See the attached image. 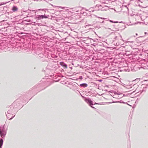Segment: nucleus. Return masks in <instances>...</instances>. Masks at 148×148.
<instances>
[{
	"instance_id": "1",
	"label": "nucleus",
	"mask_w": 148,
	"mask_h": 148,
	"mask_svg": "<svg viewBox=\"0 0 148 148\" xmlns=\"http://www.w3.org/2000/svg\"><path fill=\"white\" fill-rule=\"evenodd\" d=\"M111 1L114 4V3H118L119 1L118 0H96L95 3L97 4L94 8V10L106 11L109 9L108 5Z\"/></svg>"
},
{
	"instance_id": "2",
	"label": "nucleus",
	"mask_w": 148,
	"mask_h": 148,
	"mask_svg": "<svg viewBox=\"0 0 148 148\" xmlns=\"http://www.w3.org/2000/svg\"><path fill=\"white\" fill-rule=\"evenodd\" d=\"M32 53L34 55H38L39 57L43 58L44 56L43 55V53H42V49L40 47H32Z\"/></svg>"
},
{
	"instance_id": "3",
	"label": "nucleus",
	"mask_w": 148,
	"mask_h": 148,
	"mask_svg": "<svg viewBox=\"0 0 148 148\" xmlns=\"http://www.w3.org/2000/svg\"><path fill=\"white\" fill-rule=\"evenodd\" d=\"M58 61H52L51 62H50L48 64L46 68L48 69L51 70L57 69L59 67L58 64Z\"/></svg>"
},
{
	"instance_id": "4",
	"label": "nucleus",
	"mask_w": 148,
	"mask_h": 148,
	"mask_svg": "<svg viewBox=\"0 0 148 148\" xmlns=\"http://www.w3.org/2000/svg\"><path fill=\"white\" fill-rule=\"evenodd\" d=\"M5 125L0 127V134L1 138H3L6 134L7 128L5 127Z\"/></svg>"
},
{
	"instance_id": "5",
	"label": "nucleus",
	"mask_w": 148,
	"mask_h": 148,
	"mask_svg": "<svg viewBox=\"0 0 148 148\" xmlns=\"http://www.w3.org/2000/svg\"><path fill=\"white\" fill-rule=\"evenodd\" d=\"M22 52H32V47H22Z\"/></svg>"
},
{
	"instance_id": "6",
	"label": "nucleus",
	"mask_w": 148,
	"mask_h": 148,
	"mask_svg": "<svg viewBox=\"0 0 148 148\" xmlns=\"http://www.w3.org/2000/svg\"><path fill=\"white\" fill-rule=\"evenodd\" d=\"M7 113L9 114H13L15 113V110L12 105L10 106V109L8 110Z\"/></svg>"
},
{
	"instance_id": "7",
	"label": "nucleus",
	"mask_w": 148,
	"mask_h": 148,
	"mask_svg": "<svg viewBox=\"0 0 148 148\" xmlns=\"http://www.w3.org/2000/svg\"><path fill=\"white\" fill-rule=\"evenodd\" d=\"M50 48H45L44 49V51H45V53L46 54H47L48 55L49 54H51L50 53L51 51V47H49Z\"/></svg>"
},
{
	"instance_id": "8",
	"label": "nucleus",
	"mask_w": 148,
	"mask_h": 148,
	"mask_svg": "<svg viewBox=\"0 0 148 148\" xmlns=\"http://www.w3.org/2000/svg\"><path fill=\"white\" fill-rule=\"evenodd\" d=\"M85 101L89 104L90 106H91V105H94L92 101L90 99L88 98H86L85 99Z\"/></svg>"
},
{
	"instance_id": "9",
	"label": "nucleus",
	"mask_w": 148,
	"mask_h": 148,
	"mask_svg": "<svg viewBox=\"0 0 148 148\" xmlns=\"http://www.w3.org/2000/svg\"><path fill=\"white\" fill-rule=\"evenodd\" d=\"M82 47L84 50H86L85 52H86L87 53H89L90 54H91L92 53V52H93V51L92 50V47H90L91 48L90 49H86V48L85 47Z\"/></svg>"
},
{
	"instance_id": "10",
	"label": "nucleus",
	"mask_w": 148,
	"mask_h": 148,
	"mask_svg": "<svg viewBox=\"0 0 148 148\" xmlns=\"http://www.w3.org/2000/svg\"><path fill=\"white\" fill-rule=\"evenodd\" d=\"M13 47V51L16 52H22V47Z\"/></svg>"
},
{
	"instance_id": "11",
	"label": "nucleus",
	"mask_w": 148,
	"mask_h": 148,
	"mask_svg": "<svg viewBox=\"0 0 148 148\" xmlns=\"http://www.w3.org/2000/svg\"><path fill=\"white\" fill-rule=\"evenodd\" d=\"M60 64L62 67L63 69H66L67 67V65L63 62H60Z\"/></svg>"
},
{
	"instance_id": "12",
	"label": "nucleus",
	"mask_w": 148,
	"mask_h": 148,
	"mask_svg": "<svg viewBox=\"0 0 148 148\" xmlns=\"http://www.w3.org/2000/svg\"><path fill=\"white\" fill-rule=\"evenodd\" d=\"M126 66H124V67H122V69L121 70V71H129V69H128V67L127 66V64H126Z\"/></svg>"
},
{
	"instance_id": "13",
	"label": "nucleus",
	"mask_w": 148,
	"mask_h": 148,
	"mask_svg": "<svg viewBox=\"0 0 148 148\" xmlns=\"http://www.w3.org/2000/svg\"><path fill=\"white\" fill-rule=\"evenodd\" d=\"M96 52H98V53H100L102 54L104 53V50L103 49H97L95 51Z\"/></svg>"
},
{
	"instance_id": "14",
	"label": "nucleus",
	"mask_w": 148,
	"mask_h": 148,
	"mask_svg": "<svg viewBox=\"0 0 148 148\" xmlns=\"http://www.w3.org/2000/svg\"><path fill=\"white\" fill-rule=\"evenodd\" d=\"M79 86L82 88H85L88 86V84L86 83H83L80 84Z\"/></svg>"
},
{
	"instance_id": "15",
	"label": "nucleus",
	"mask_w": 148,
	"mask_h": 148,
	"mask_svg": "<svg viewBox=\"0 0 148 148\" xmlns=\"http://www.w3.org/2000/svg\"><path fill=\"white\" fill-rule=\"evenodd\" d=\"M138 49L137 48H133L132 50H130V51L131 53L134 52L135 53L136 52H138Z\"/></svg>"
},
{
	"instance_id": "16",
	"label": "nucleus",
	"mask_w": 148,
	"mask_h": 148,
	"mask_svg": "<svg viewBox=\"0 0 148 148\" xmlns=\"http://www.w3.org/2000/svg\"><path fill=\"white\" fill-rule=\"evenodd\" d=\"M10 114H6V115L7 119H9V120H11L15 116V115H14L12 116L11 117V118H10Z\"/></svg>"
},
{
	"instance_id": "17",
	"label": "nucleus",
	"mask_w": 148,
	"mask_h": 148,
	"mask_svg": "<svg viewBox=\"0 0 148 148\" xmlns=\"http://www.w3.org/2000/svg\"><path fill=\"white\" fill-rule=\"evenodd\" d=\"M3 143V140L1 138L0 139V148L2 147Z\"/></svg>"
},
{
	"instance_id": "18",
	"label": "nucleus",
	"mask_w": 148,
	"mask_h": 148,
	"mask_svg": "<svg viewBox=\"0 0 148 148\" xmlns=\"http://www.w3.org/2000/svg\"><path fill=\"white\" fill-rule=\"evenodd\" d=\"M7 48L8 49V51L12 52L13 51V47H8Z\"/></svg>"
},
{
	"instance_id": "19",
	"label": "nucleus",
	"mask_w": 148,
	"mask_h": 148,
	"mask_svg": "<svg viewBox=\"0 0 148 148\" xmlns=\"http://www.w3.org/2000/svg\"><path fill=\"white\" fill-rule=\"evenodd\" d=\"M41 15H38L37 16L35 17V18L36 19H37L38 20H39L41 19H42L41 17Z\"/></svg>"
},
{
	"instance_id": "20",
	"label": "nucleus",
	"mask_w": 148,
	"mask_h": 148,
	"mask_svg": "<svg viewBox=\"0 0 148 148\" xmlns=\"http://www.w3.org/2000/svg\"><path fill=\"white\" fill-rule=\"evenodd\" d=\"M18 8L15 6H14L12 8V10L14 12L17 11L18 10Z\"/></svg>"
},
{
	"instance_id": "21",
	"label": "nucleus",
	"mask_w": 148,
	"mask_h": 148,
	"mask_svg": "<svg viewBox=\"0 0 148 148\" xmlns=\"http://www.w3.org/2000/svg\"><path fill=\"white\" fill-rule=\"evenodd\" d=\"M51 6H53V7H58L59 8H61L62 9H64L65 8V7H62L60 6H56L53 5H52V4H51Z\"/></svg>"
},
{
	"instance_id": "22",
	"label": "nucleus",
	"mask_w": 148,
	"mask_h": 148,
	"mask_svg": "<svg viewBox=\"0 0 148 148\" xmlns=\"http://www.w3.org/2000/svg\"><path fill=\"white\" fill-rule=\"evenodd\" d=\"M8 47H1L3 48L2 49H3V51H8V49L7 48H8Z\"/></svg>"
},
{
	"instance_id": "23",
	"label": "nucleus",
	"mask_w": 148,
	"mask_h": 148,
	"mask_svg": "<svg viewBox=\"0 0 148 148\" xmlns=\"http://www.w3.org/2000/svg\"><path fill=\"white\" fill-rule=\"evenodd\" d=\"M72 64L75 67H77L79 66V65L78 64H76L75 62H73L72 63Z\"/></svg>"
},
{
	"instance_id": "24",
	"label": "nucleus",
	"mask_w": 148,
	"mask_h": 148,
	"mask_svg": "<svg viewBox=\"0 0 148 148\" xmlns=\"http://www.w3.org/2000/svg\"><path fill=\"white\" fill-rule=\"evenodd\" d=\"M41 16L42 19H43L44 18H48V16H47L45 15H42Z\"/></svg>"
},
{
	"instance_id": "25",
	"label": "nucleus",
	"mask_w": 148,
	"mask_h": 148,
	"mask_svg": "<svg viewBox=\"0 0 148 148\" xmlns=\"http://www.w3.org/2000/svg\"><path fill=\"white\" fill-rule=\"evenodd\" d=\"M147 86H146L145 87H144L143 88V89L142 91V92H143L144 91L145 92L146 91V89L147 88Z\"/></svg>"
},
{
	"instance_id": "26",
	"label": "nucleus",
	"mask_w": 148,
	"mask_h": 148,
	"mask_svg": "<svg viewBox=\"0 0 148 148\" xmlns=\"http://www.w3.org/2000/svg\"><path fill=\"white\" fill-rule=\"evenodd\" d=\"M107 47V48H111V49H112V48L113 49H117L116 48L117 47Z\"/></svg>"
},
{
	"instance_id": "27",
	"label": "nucleus",
	"mask_w": 148,
	"mask_h": 148,
	"mask_svg": "<svg viewBox=\"0 0 148 148\" xmlns=\"http://www.w3.org/2000/svg\"><path fill=\"white\" fill-rule=\"evenodd\" d=\"M75 47H70L69 49V51L70 50H71V49H72L73 48V49H75Z\"/></svg>"
},
{
	"instance_id": "28",
	"label": "nucleus",
	"mask_w": 148,
	"mask_h": 148,
	"mask_svg": "<svg viewBox=\"0 0 148 148\" xmlns=\"http://www.w3.org/2000/svg\"><path fill=\"white\" fill-rule=\"evenodd\" d=\"M122 101L121 100L119 101H113L112 103H122Z\"/></svg>"
},
{
	"instance_id": "29",
	"label": "nucleus",
	"mask_w": 148,
	"mask_h": 148,
	"mask_svg": "<svg viewBox=\"0 0 148 148\" xmlns=\"http://www.w3.org/2000/svg\"><path fill=\"white\" fill-rule=\"evenodd\" d=\"M110 22H112V23H118V22L117 21H116V22H114V21H111V20H110Z\"/></svg>"
},
{
	"instance_id": "30",
	"label": "nucleus",
	"mask_w": 148,
	"mask_h": 148,
	"mask_svg": "<svg viewBox=\"0 0 148 148\" xmlns=\"http://www.w3.org/2000/svg\"><path fill=\"white\" fill-rule=\"evenodd\" d=\"M2 48H3L1 47H0V52L3 51V49H2Z\"/></svg>"
},
{
	"instance_id": "31",
	"label": "nucleus",
	"mask_w": 148,
	"mask_h": 148,
	"mask_svg": "<svg viewBox=\"0 0 148 148\" xmlns=\"http://www.w3.org/2000/svg\"><path fill=\"white\" fill-rule=\"evenodd\" d=\"M44 10L43 9H38V10H36V11H37V10Z\"/></svg>"
},
{
	"instance_id": "32",
	"label": "nucleus",
	"mask_w": 148,
	"mask_h": 148,
	"mask_svg": "<svg viewBox=\"0 0 148 148\" xmlns=\"http://www.w3.org/2000/svg\"><path fill=\"white\" fill-rule=\"evenodd\" d=\"M98 81L99 82H101L102 81V79H99L98 80Z\"/></svg>"
},
{
	"instance_id": "33",
	"label": "nucleus",
	"mask_w": 148,
	"mask_h": 148,
	"mask_svg": "<svg viewBox=\"0 0 148 148\" xmlns=\"http://www.w3.org/2000/svg\"><path fill=\"white\" fill-rule=\"evenodd\" d=\"M92 108H95H95L94 107L92 106V105H91V106H90Z\"/></svg>"
},
{
	"instance_id": "34",
	"label": "nucleus",
	"mask_w": 148,
	"mask_h": 148,
	"mask_svg": "<svg viewBox=\"0 0 148 148\" xmlns=\"http://www.w3.org/2000/svg\"><path fill=\"white\" fill-rule=\"evenodd\" d=\"M94 104H94H99V103H95H95H94V104Z\"/></svg>"
},
{
	"instance_id": "35",
	"label": "nucleus",
	"mask_w": 148,
	"mask_h": 148,
	"mask_svg": "<svg viewBox=\"0 0 148 148\" xmlns=\"http://www.w3.org/2000/svg\"><path fill=\"white\" fill-rule=\"evenodd\" d=\"M73 90H74L75 91V90H76V88H73Z\"/></svg>"
},
{
	"instance_id": "36",
	"label": "nucleus",
	"mask_w": 148,
	"mask_h": 148,
	"mask_svg": "<svg viewBox=\"0 0 148 148\" xmlns=\"http://www.w3.org/2000/svg\"><path fill=\"white\" fill-rule=\"evenodd\" d=\"M122 103H124V104H125V103H125V102H124L123 101H122Z\"/></svg>"
},
{
	"instance_id": "37",
	"label": "nucleus",
	"mask_w": 148,
	"mask_h": 148,
	"mask_svg": "<svg viewBox=\"0 0 148 148\" xmlns=\"http://www.w3.org/2000/svg\"><path fill=\"white\" fill-rule=\"evenodd\" d=\"M121 61H125V60L124 59H123V60H121Z\"/></svg>"
},
{
	"instance_id": "38",
	"label": "nucleus",
	"mask_w": 148,
	"mask_h": 148,
	"mask_svg": "<svg viewBox=\"0 0 148 148\" xmlns=\"http://www.w3.org/2000/svg\"><path fill=\"white\" fill-rule=\"evenodd\" d=\"M146 51V53H148V49Z\"/></svg>"
},
{
	"instance_id": "39",
	"label": "nucleus",
	"mask_w": 148,
	"mask_h": 148,
	"mask_svg": "<svg viewBox=\"0 0 148 148\" xmlns=\"http://www.w3.org/2000/svg\"><path fill=\"white\" fill-rule=\"evenodd\" d=\"M101 18V19H104V18Z\"/></svg>"
},
{
	"instance_id": "40",
	"label": "nucleus",
	"mask_w": 148,
	"mask_h": 148,
	"mask_svg": "<svg viewBox=\"0 0 148 148\" xmlns=\"http://www.w3.org/2000/svg\"><path fill=\"white\" fill-rule=\"evenodd\" d=\"M32 23H34V24L35 23V22H32Z\"/></svg>"
},
{
	"instance_id": "41",
	"label": "nucleus",
	"mask_w": 148,
	"mask_h": 148,
	"mask_svg": "<svg viewBox=\"0 0 148 148\" xmlns=\"http://www.w3.org/2000/svg\"><path fill=\"white\" fill-rule=\"evenodd\" d=\"M112 103V102H109L108 103Z\"/></svg>"
},
{
	"instance_id": "42",
	"label": "nucleus",
	"mask_w": 148,
	"mask_h": 148,
	"mask_svg": "<svg viewBox=\"0 0 148 148\" xmlns=\"http://www.w3.org/2000/svg\"><path fill=\"white\" fill-rule=\"evenodd\" d=\"M146 86H148V83L147 84Z\"/></svg>"
},
{
	"instance_id": "43",
	"label": "nucleus",
	"mask_w": 148,
	"mask_h": 148,
	"mask_svg": "<svg viewBox=\"0 0 148 148\" xmlns=\"http://www.w3.org/2000/svg\"><path fill=\"white\" fill-rule=\"evenodd\" d=\"M145 34H147V33L146 32H145Z\"/></svg>"
},
{
	"instance_id": "44",
	"label": "nucleus",
	"mask_w": 148,
	"mask_h": 148,
	"mask_svg": "<svg viewBox=\"0 0 148 148\" xmlns=\"http://www.w3.org/2000/svg\"><path fill=\"white\" fill-rule=\"evenodd\" d=\"M127 105L130 106H131L129 104H128L127 103Z\"/></svg>"
},
{
	"instance_id": "45",
	"label": "nucleus",
	"mask_w": 148,
	"mask_h": 148,
	"mask_svg": "<svg viewBox=\"0 0 148 148\" xmlns=\"http://www.w3.org/2000/svg\"><path fill=\"white\" fill-rule=\"evenodd\" d=\"M119 49V48H118V49Z\"/></svg>"
},
{
	"instance_id": "46",
	"label": "nucleus",
	"mask_w": 148,
	"mask_h": 148,
	"mask_svg": "<svg viewBox=\"0 0 148 148\" xmlns=\"http://www.w3.org/2000/svg\"><path fill=\"white\" fill-rule=\"evenodd\" d=\"M32 11H35V10H32Z\"/></svg>"
},
{
	"instance_id": "47",
	"label": "nucleus",
	"mask_w": 148,
	"mask_h": 148,
	"mask_svg": "<svg viewBox=\"0 0 148 148\" xmlns=\"http://www.w3.org/2000/svg\"><path fill=\"white\" fill-rule=\"evenodd\" d=\"M98 18H100L99 17H98Z\"/></svg>"
},
{
	"instance_id": "48",
	"label": "nucleus",
	"mask_w": 148,
	"mask_h": 148,
	"mask_svg": "<svg viewBox=\"0 0 148 148\" xmlns=\"http://www.w3.org/2000/svg\"><path fill=\"white\" fill-rule=\"evenodd\" d=\"M136 35H137V34H136Z\"/></svg>"
},
{
	"instance_id": "49",
	"label": "nucleus",
	"mask_w": 148,
	"mask_h": 148,
	"mask_svg": "<svg viewBox=\"0 0 148 148\" xmlns=\"http://www.w3.org/2000/svg\"><path fill=\"white\" fill-rule=\"evenodd\" d=\"M93 49L94 50H95L94 49V48H93Z\"/></svg>"
},
{
	"instance_id": "50",
	"label": "nucleus",
	"mask_w": 148,
	"mask_h": 148,
	"mask_svg": "<svg viewBox=\"0 0 148 148\" xmlns=\"http://www.w3.org/2000/svg\"><path fill=\"white\" fill-rule=\"evenodd\" d=\"M0 127H1V126H0Z\"/></svg>"
}]
</instances>
